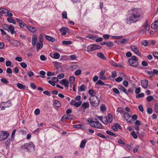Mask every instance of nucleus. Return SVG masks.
<instances>
[{
    "label": "nucleus",
    "instance_id": "1",
    "mask_svg": "<svg viewBox=\"0 0 158 158\" xmlns=\"http://www.w3.org/2000/svg\"><path fill=\"white\" fill-rule=\"evenodd\" d=\"M130 14V16L128 19H127L126 22L127 24H131L132 23H135L139 20L141 16V10L137 8H132L128 11Z\"/></svg>",
    "mask_w": 158,
    "mask_h": 158
},
{
    "label": "nucleus",
    "instance_id": "2",
    "mask_svg": "<svg viewBox=\"0 0 158 158\" xmlns=\"http://www.w3.org/2000/svg\"><path fill=\"white\" fill-rule=\"evenodd\" d=\"M33 148L34 149L35 148V146L33 143L31 142L29 143H25L21 147L20 150L23 152H29Z\"/></svg>",
    "mask_w": 158,
    "mask_h": 158
},
{
    "label": "nucleus",
    "instance_id": "3",
    "mask_svg": "<svg viewBox=\"0 0 158 158\" xmlns=\"http://www.w3.org/2000/svg\"><path fill=\"white\" fill-rule=\"evenodd\" d=\"M95 121H93L92 119L88 120L87 121L89 123L90 125L94 128L98 129H101L102 127V125L99 123L97 119H95Z\"/></svg>",
    "mask_w": 158,
    "mask_h": 158
},
{
    "label": "nucleus",
    "instance_id": "4",
    "mask_svg": "<svg viewBox=\"0 0 158 158\" xmlns=\"http://www.w3.org/2000/svg\"><path fill=\"white\" fill-rule=\"evenodd\" d=\"M89 101L91 105L94 107L98 106L100 103L99 99L95 95H93L89 98Z\"/></svg>",
    "mask_w": 158,
    "mask_h": 158
},
{
    "label": "nucleus",
    "instance_id": "5",
    "mask_svg": "<svg viewBox=\"0 0 158 158\" xmlns=\"http://www.w3.org/2000/svg\"><path fill=\"white\" fill-rule=\"evenodd\" d=\"M9 135V132L6 131H0V141L6 139Z\"/></svg>",
    "mask_w": 158,
    "mask_h": 158
},
{
    "label": "nucleus",
    "instance_id": "6",
    "mask_svg": "<svg viewBox=\"0 0 158 158\" xmlns=\"http://www.w3.org/2000/svg\"><path fill=\"white\" fill-rule=\"evenodd\" d=\"M101 48V47L100 45L93 44L88 46L86 48V50L88 51H91L100 49Z\"/></svg>",
    "mask_w": 158,
    "mask_h": 158
},
{
    "label": "nucleus",
    "instance_id": "7",
    "mask_svg": "<svg viewBox=\"0 0 158 158\" xmlns=\"http://www.w3.org/2000/svg\"><path fill=\"white\" fill-rule=\"evenodd\" d=\"M131 50L134 51L135 54L139 56H141L136 46L132 45L131 46Z\"/></svg>",
    "mask_w": 158,
    "mask_h": 158
},
{
    "label": "nucleus",
    "instance_id": "8",
    "mask_svg": "<svg viewBox=\"0 0 158 158\" xmlns=\"http://www.w3.org/2000/svg\"><path fill=\"white\" fill-rule=\"evenodd\" d=\"M60 31L61 32V35H66V32L67 31H69V30L66 27H62L60 28Z\"/></svg>",
    "mask_w": 158,
    "mask_h": 158
},
{
    "label": "nucleus",
    "instance_id": "9",
    "mask_svg": "<svg viewBox=\"0 0 158 158\" xmlns=\"http://www.w3.org/2000/svg\"><path fill=\"white\" fill-rule=\"evenodd\" d=\"M148 81L147 79H144L141 81V85L144 88L146 89L148 86Z\"/></svg>",
    "mask_w": 158,
    "mask_h": 158
},
{
    "label": "nucleus",
    "instance_id": "10",
    "mask_svg": "<svg viewBox=\"0 0 158 158\" xmlns=\"http://www.w3.org/2000/svg\"><path fill=\"white\" fill-rule=\"evenodd\" d=\"M128 62L130 65L132 67H135L138 66L139 64L138 61H133L132 60H129Z\"/></svg>",
    "mask_w": 158,
    "mask_h": 158
},
{
    "label": "nucleus",
    "instance_id": "11",
    "mask_svg": "<svg viewBox=\"0 0 158 158\" xmlns=\"http://www.w3.org/2000/svg\"><path fill=\"white\" fill-rule=\"evenodd\" d=\"M60 84H62L63 85H64V86L68 87L69 85V81L65 79H62L61 81L60 82Z\"/></svg>",
    "mask_w": 158,
    "mask_h": 158
},
{
    "label": "nucleus",
    "instance_id": "12",
    "mask_svg": "<svg viewBox=\"0 0 158 158\" xmlns=\"http://www.w3.org/2000/svg\"><path fill=\"white\" fill-rule=\"evenodd\" d=\"M26 27L29 31L32 33H34L36 31V29L35 27L26 25Z\"/></svg>",
    "mask_w": 158,
    "mask_h": 158
},
{
    "label": "nucleus",
    "instance_id": "13",
    "mask_svg": "<svg viewBox=\"0 0 158 158\" xmlns=\"http://www.w3.org/2000/svg\"><path fill=\"white\" fill-rule=\"evenodd\" d=\"M37 40V36L36 35H33L32 38V44L33 46H35V45Z\"/></svg>",
    "mask_w": 158,
    "mask_h": 158
},
{
    "label": "nucleus",
    "instance_id": "14",
    "mask_svg": "<svg viewBox=\"0 0 158 158\" xmlns=\"http://www.w3.org/2000/svg\"><path fill=\"white\" fill-rule=\"evenodd\" d=\"M158 27V20L155 21L151 25V28L156 29Z\"/></svg>",
    "mask_w": 158,
    "mask_h": 158
},
{
    "label": "nucleus",
    "instance_id": "15",
    "mask_svg": "<svg viewBox=\"0 0 158 158\" xmlns=\"http://www.w3.org/2000/svg\"><path fill=\"white\" fill-rule=\"evenodd\" d=\"M118 88L120 90H122L127 95L128 94V93L126 89L124 88L123 86L121 85H119L118 86Z\"/></svg>",
    "mask_w": 158,
    "mask_h": 158
},
{
    "label": "nucleus",
    "instance_id": "16",
    "mask_svg": "<svg viewBox=\"0 0 158 158\" xmlns=\"http://www.w3.org/2000/svg\"><path fill=\"white\" fill-rule=\"evenodd\" d=\"M45 38L46 39V40L49 41H50L52 42H54L55 40V39L54 38H53L51 36L47 35H45Z\"/></svg>",
    "mask_w": 158,
    "mask_h": 158
},
{
    "label": "nucleus",
    "instance_id": "17",
    "mask_svg": "<svg viewBox=\"0 0 158 158\" xmlns=\"http://www.w3.org/2000/svg\"><path fill=\"white\" fill-rule=\"evenodd\" d=\"M8 104V105H6V107H9L12 105V104L11 103L10 100H9L7 101L6 102H3L2 104L3 105H5V104Z\"/></svg>",
    "mask_w": 158,
    "mask_h": 158
},
{
    "label": "nucleus",
    "instance_id": "18",
    "mask_svg": "<svg viewBox=\"0 0 158 158\" xmlns=\"http://www.w3.org/2000/svg\"><path fill=\"white\" fill-rule=\"evenodd\" d=\"M87 140L86 139H85L81 141L80 145V147L81 148H84L87 142Z\"/></svg>",
    "mask_w": 158,
    "mask_h": 158
},
{
    "label": "nucleus",
    "instance_id": "19",
    "mask_svg": "<svg viewBox=\"0 0 158 158\" xmlns=\"http://www.w3.org/2000/svg\"><path fill=\"white\" fill-rule=\"evenodd\" d=\"M82 106L85 110L89 108V104L88 102H84L82 105Z\"/></svg>",
    "mask_w": 158,
    "mask_h": 158
},
{
    "label": "nucleus",
    "instance_id": "20",
    "mask_svg": "<svg viewBox=\"0 0 158 158\" xmlns=\"http://www.w3.org/2000/svg\"><path fill=\"white\" fill-rule=\"evenodd\" d=\"M10 31L11 34H13L14 33H15L16 32L15 31V28L12 25H10L9 28V31Z\"/></svg>",
    "mask_w": 158,
    "mask_h": 158
},
{
    "label": "nucleus",
    "instance_id": "21",
    "mask_svg": "<svg viewBox=\"0 0 158 158\" xmlns=\"http://www.w3.org/2000/svg\"><path fill=\"white\" fill-rule=\"evenodd\" d=\"M54 105L57 107H60L61 106V104L59 101L55 100L53 103Z\"/></svg>",
    "mask_w": 158,
    "mask_h": 158
},
{
    "label": "nucleus",
    "instance_id": "22",
    "mask_svg": "<svg viewBox=\"0 0 158 158\" xmlns=\"http://www.w3.org/2000/svg\"><path fill=\"white\" fill-rule=\"evenodd\" d=\"M43 47V43L40 41V43H37L36 44V48L37 50H39Z\"/></svg>",
    "mask_w": 158,
    "mask_h": 158
},
{
    "label": "nucleus",
    "instance_id": "23",
    "mask_svg": "<svg viewBox=\"0 0 158 158\" xmlns=\"http://www.w3.org/2000/svg\"><path fill=\"white\" fill-rule=\"evenodd\" d=\"M17 87L19 89H25L26 86L21 83H18L17 84Z\"/></svg>",
    "mask_w": 158,
    "mask_h": 158
},
{
    "label": "nucleus",
    "instance_id": "24",
    "mask_svg": "<svg viewBox=\"0 0 158 158\" xmlns=\"http://www.w3.org/2000/svg\"><path fill=\"white\" fill-rule=\"evenodd\" d=\"M131 117V115L128 113H124V117L126 121H127Z\"/></svg>",
    "mask_w": 158,
    "mask_h": 158
},
{
    "label": "nucleus",
    "instance_id": "25",
    "mask_svg": "<svg viewBox=\"0 0 158 158\" xmlns=\"http://www.w3.org/2000/svg\"><path fill=\"white\" fill-rule=\"evenodd\" d=\"M75 78L74 77L71 76L70 77L69 82L70 84L73 85L75 81Z\"/></svg>",
    "mask_w": 158,
    "mask_h": 158
},
{
    "label": "nucleus",
    "instance_id": "26",
    "mask_svg": "<svg viewBox=\"0 0 158 158\" xmlns=\"http://www.w3.org/2000/svg\"><path fill=\"white\" fill-rule=\"evenodd\" d=\"M97 55L98 57L102 59L105 60L106 59L105 56L102 53H98Z\"/></svg>",
    "mask_w": 158,
    "mask_h": 158
},
{
    "label": "nucleus",
    "instance_id": "27",
    "mask_svg": "<svg viewBox=\"0 0 158 158\" xmlns=\"http://www.w3.org/2000/svg\"><path fill=\"white\" fill-rule=\"evenodd\" d=\"M8 11V10L2 7H0V13L2 14H6V12Z\"/></svg>",
    "mask_w": 158,
    "mask_h": 158
},
{
    "label": "nucleus",
    "instance_id": "28",
    "mask_svg": "<svg viewBox=\"0 0 158 158\" xmlns=\"http://www.w3.org/2000/svg\"><path fill=\"white\" fill-rule=\"evenodd\" d=\"M8 22L10 23H12L14 24H15L16 22L15 20L12 18H8L7 19Z\"/></svg>",
    "mask_w": 158,
    "mask_h": 158
},
{
    "label": "nucleus",
    "instance_id": "29",
    "mask_svg": "<svg viewBox=\"0 0 158 158\" xmlns=\"http://www.w3.org/2000/svg\"><path fill=\"white\" fill-rule=\"evenodd\" d=\"M9 25H8L6 24H4L2 26L3 28L6 30H7L9 31Z\"/></svg>",
    "mask_w": 158,
    "mask_h": 158
},
{
    "label": "nucleus",
    "instance_id": "30",
    "mask_svg": "<svg viewBox=\"0 0 158 158\" xmlns=\"http://www.w3.org/2000/svg\"><path fill=\"white\" fill-rule=\"evenodd\" d=\"M86 88L85 85H81L79 88L78 89V90L79 91H85V90Z\"/></svg>",
    "mask_w": 158,
    "mask_h": 158
},
{
    "label": "nucleus",
    "instance_id": "31",
    "mask_svg": "<svg viewBox=\"0 0 158 158\" xmlns=\"http://www.w3.org/2000/svg\"><path fill=\"white\" fill-rule=\"evenodd\" d=\"M102 122L103 123L105 124H107L108 122V120L107 119V117L106 116L103 117L102 118Z\"/></svg>",
    "mask_w": 158,
    "mask_h": 158
},
{
    "label": "nucleus",
    "instance_id": "32",
    "mask_svg": "<svg viewBox=\"0 0 158 158\" xmlns=\"http://www.w3.org/2000/svg\"><path fill=\"white\" fill-rule=\"evenodd\" d=\"M12 43L14 44V46H18L20 44L19 42L15 40H12Z\"/></svg>",
    "mask_w": 158,
    "mask_h": 158
},
{
    "label": "nucleus",
    "instance_id": "33",
    "mask_svg": "<svg viewBox=\"0 0 158 158\" xmlns=\"http://www.w3.org/2000/svg\"><path fill=\"white\" fill-rule=\"evenodd\" d=\"M60 57V54L57 52H55L54 54L53 58L55 59H58Z\"/></svg>",
    "mask_w": 158,
    "mask_h": 158
},
{
    "label": "nucleus",
    "instance_id": "34",
    "mask_svg": "<svg viewBox=\"0 0 158 158\" xmlns=\"http://www.w3.org/2000/svg\"><path fill=\"white\" fill-rule=\"evenodd\" d=\"M100 110L102 112H104L106 110V108L105 105L102 104L100 107Z\"/></svg>",
    "mask_w": 158,
    "mask_h": 158
},
{
    "label": "nucleus",
    "instance_id": "35",
    "mask_svg": "<svg viewBox=\"0 0 158 158\" xmlns=\"http://www.w3.org/2000/svg\"><path fill=\"white\" fill-rule=\"evenodd\" d=\"M62 43L65 45H69L72 44V42L71 41L63 40L62 41Z\"/></svg>",
    "mask_w": 158,
    "mask_h": 158
},
{
    "label": "nucleus",
    "instance_id": "36",
    "mask_svg": "<svg viewBox=\"0 0 158 158\" xmlns=\"http://www.w3.org/2000/svg\"><path fill=\"white\" fill-rule=\"evenodd\" d=\"M96 85H105L104 82L100 80H99L97 81L96 83Z\"/></svg>",
    "mask_w": 158,
    "mask_h": 158
},
{
    "label": "nucleus",
    "instance_id": "37",
    "mask_svg": "<svg viewBox=\"0 0 158 158\" xmlns=\"http://www.w3.org/2000/svg\"><path fill=\"white\" fill-rule=\"evenodd\" d=\"M96 135H98V136L103 139H106V138H107V137H106L103 134L100 133H96Z\"/></svg>",
    "mask_w": 158,
    "mask_h": 158
},
{
    "label": "nucleus",
    "instance_id": "38",
    "mask_svg": "<svg viewBox=\"0 0 158 158\" xmlns=\"http://www.w3.org/2000/svg\"><path fill=\"white\" fill-rule=\"evenodd\" d=\"M82 101H80L78 102H75L74 104V106L77 107H79L81 104Z\"/></svg>",
    "mask_w": 158,
    "mask_h": 158
},
{
    "label": "nucleus",
    "instance_id": "39",
    "mask_svg": "<svg viewBox=\"0 0 158 158\" xmlns=\"http://www.w3.org/2000/svg\"><path fill=\"white\" fill-rule=\"evenodd\" d=\"M142 45L146 46L148 45V42L147 40H142L141 42Z\"/></svg>",
    "mask_w": 158,
    "mask_h": 158
},
{
    "label": "nucleus",
    "instance_id": "40",
    "mask_svg": "<svg viewBox=\"0 0 158 158\" xmlns=\"http://www.w3.org/2000/svg\"><path fill=\"white\" fill-rule=\"evenodd\" d=\"M82 125L81 124L73 125V127L74 128L80 129L82 127Z\"/></svg>",
    "mask_w": 158,
    "mask_h": 158
},
{
    "label": "nucleus",
    "instance_id": "41",
    "mask_svg": "<svg viewBox=\"0 0 158 158\" xmlns=\"http://www.w3.org/2000/svg\"><path fill=\"white\" fill-rule=\"evenodd\" d=\"M135 133H136L134 131H133L131 132V135H132L133 137L135 139H136L137 138V135Z\"/></svg>",
    "mask_w": 158,
    "mask_h": 158
},
{
    "label": "nucleus",
    "instance_id": "42",
    "mask_svg": "<svg viewBox=\"0 0 158 158\" xmlns=\"http://www.w3.org/2000/svg\"><path fill=\"white\" fill-rule=\"evenodd\" d=\"M62 16L63 19H67V12L65 11L63 12L62 14Z\"/></svg>",
    "mask_w": 158,
    "mask_h": 158
},
{
    "label": "nucleus",
    "instance_id": "43",
    "mask_svg": "<svg viewBox=\"0 0 158 158\" xmlns=\"http://www.w3.org/2000/svg\"><path fill=\"white\" fill-rule=\"evenodd\" d=\"M20 66L22 67L23 69H25L27 67V64L24 62H21L20 63Z\"/></svg>",
    "mask_w": 158,
    "mask_h": 158
},
{
    "label": "nucleus",
    "instance_id": "44",
    "mask_svg": "<svg viewBox=\"0 0 158 158\" xmlns=\"http://www.w3.org/2000/svg\"><path fill=\"white\" fill-rule=\"evenodd\" d=\"M81 72V70L80 69H78L77 70H76L75 72V75L77 76H78L79 75H80Z\"/></svg>",
    "mask_w": 158,
    "mask_h": 158
},
{
    "label": "nucleus",
    "instance_id": "45",
    "mask_svg": "<svg viewBox=\"0 0 158 158\" xmlns=\"http://www.w3.org/2000/svg\"><path fill=\"white\" fill-rule=\"evenodd\" d=\"M19 24L20 27L22 28H24V27H26V25H27L26 24H25L23 21L20 23Z\"/></svg>",
    "mask_w": 158,
    "mask_h": 158
},
{
    "label": "nucleus",
    "instance_id": "46",
    "mask_svg": "<svg viewBox=\"0 0 158 158\" xmlns=\"http://www.w3.org/2000/svg\"><path fill=\"white\" fill-rule=\"evenodd\" d=\"M128 39H123L120 41V42L121 44H123L125 43L128 42Z\"/></svg>",
    "mask_w": 158,
    "mask_h": 158
},
{
    "label": "nucleus",
    "instance_id": "47",
    "mask_svg": "<svg viewBox=\"0 0 158 158\" xmlns=\"http://www.w3.org/2000/svg\"><path fill=\"white\" fill-rule=\"evenodd\" d=\"M1 81L4 83L7 84L9 82L8 80L5 78H3L1 79Z\"/></svg>",
    "mask_w": 158,
    "mask_h": 158
},
{
    "label": "nucleus",
    "instance_id": "48",
    "mask_svg": "<svg viewBox=\"0 0 158 158\" xmlns=\"http://www.w3.org/2000/svg\"><path fill=\"white\" fill-rule=\"evenodd\" d=\"M155 110L156 113H158V103H156L154 106Z\"/></svg>",
    "mask_w": 158,
    "mask_h": 158
},
{
    "label": "nucleus",
    "instance_id": "49",
    "mask_svg": "<svg viewBox=\"0 0 158 158\" xmlns=\"http://www.w3.org/2000/svg\"><path fill=\"white\" fill-rule=\"evenodd\" d=\"M154 98L153 96H149L147 98V100L148 102H151Z\"/></svg>",
    "mask_w": 158,
    "mask_h": 158
},
{
    "label": "nucleus",
    "instance_id": "50",
    "mask_svg": "<svg viewBox=\"0 0 158 158\" xmlns=\"http://www.w3.org/2000/svg\"><path fill=\"white\" fill-rule=\"evenodd\" d=\"M116 76H117V74H116V72L115 71H114L112 72L111 75V76H109V77H112L113 78H114ZM109 78H110V77H109Z\"/></svg>",
    "mask_w": 158,
    "mask_h": 158
},
{
    "label": "nucleus",
    "instance_id": "51",
    "mask_svg": "<svg viewBox=\"0 0 158 158\" xmlns=\"http://www.w3.org/2000/svg\"><path fill=\"white\" fill-rule=\"evenodd\" d=\"M144 96V94L143 93H142L141 94H138L136 96V98H139L141 97H143Z\"/></svg>",
    "mask_w": 158,
    "mask_h": 158
},
{
    "label": "nucleus",
    "instance_id": "52",
    "mask_svg": "<svg viewBox=\"0 0 158 158\" xmlns=\"http://www.w3.org/2000/svg\"><path fill=\"white\" fill-rule=\"evenodd\" d=\"M129 60H132L133 61H138V60L137 57L135 56H131V58L129 59Z\"/></svg>",
    "mask_w": 158,
    "mask_h": 158
},
{
    "label": "nucleus",
    "instance_id": "53",
    "mask_svg": "<svg viewBox=\"0 0 158 158\" xmlns=\"http://www.w3.org/2000/svg\"><path fill=\"white\" fill-rule=\"evenodd\" d=\"M123 78L121 77H118L116 78L115 79L116 81L119 82L123 81Z\"/></svg>",
    "mask_w": 158,
    "mask_h": 158
},
{
    "label": "nucleus",
    "instance_id": "54",
    "mask_svg": "<svg viewBox=\"0 0 158 158\" xmlns=\"http://www.w3.org/2000/svg\"><path fill=\"white\" fill-rule=\"evenodd\" d=\"M88 93H89V94L91 95V96H92L93 95H93L94 94H95V93L94 92L93 90L92 89H89V90Z\"/></svg>",
    "mask_w": 158,
    "mask_h": 158
},
{
    "label": "nucleus",
    "instance_id": "55",
    "mask_svg": "<svg viewBox=\"0 0 158 158\" xmlns=\"http://www.w3.org/2000/svg\"><path fill=\"white\" fill-rule=\"evenodd\" d=\"M145 71L151 77H153L154 76V73H153V72H152L153 71H148L146 70Z\"/></svg>",
    "mask_w": 158,
    "mask_h": 158
},
{
    "label": "nucleus",
    "instance_id": "56",
    "mask_svg": "<svg viewBox=\"0 0 158 158\" xmlns=\"http://www.w3.org/2000/svg\"><path fill=\"white\" fill-rule=\"evenodd\" d=\"M11 140L10 139H8L5 143L6 146H7L10 144Z\"/></svg>",
    "mask_w": 158,
    "mask_h": 158
},
{
    "label": "nucleus",
    "instance_id": "57",
    "mask_svg": "<svg viewBox=\"0 0 158 158\" xmlns=\"http://www.w3.org/2000/svg\"><path fill=\"white\" fill-rule=\"evenodd\" d=\"M147 112L149 114H151L152 113V108H148L147 109Z\"/></svg>",
    "mask_w": 158,
    "mask_h": 158
},
{
    "label": "nucleus",
    "instance_id": "58",
    "mask_svg": "<svg viewBox=\"0 0 158 158\" xmlns=\"http://www.w3.org/2000/svg\"><path fill=\"white\" fill-rule=\"evenodd\" d=\"M123 84L126 87H127L128 85V81L126 80H124L123 81Z\"/></svg>",
    "mask_w": 158,
    "mask_h": 158
},
{
    "label": "nucleus",
    "instance_id": "59",
    "mask_svg": "<svg viewBox=\"0 0 158 158\" xmlns=\"http://www.w3.org/2000/svg\"><path fill=\"white\" fill-rule=\"evenodd\" d=\"M64 73H62L61 74H59L57 76V78L59 79H61L64 77Z\"/></svg>",
    "mask_w": 158,
    "mask_h": 158
},
{
    "label": "nucleus",
    "instance_id": "60",
    "mask_svg": "<svg viewBox=\"0 0 158 158\" xmlns=\"http://www.w3.org/2000/svg\"><path fill=\"white\" fill-rule=\"evenodd\" d=\"M43 93L44 94L48 96H51V94L47 90L44 91L43 92Z\"/></svg>",
    "mask_w": 158,
    "mask_h": 158
},
{
    "label": "nucleus",
    "instance_id": "61",
    "mask_svg": "<svg viewBox=\"0 0 158 158\" xmlns=\"http://www.w3.org/2000/svg\"><path fill=\"white\" fill-rule=\"evenodd\" d=\"M103 40V38L102 37H98L97 39H95V41L96 42H102Z\"/></svg>",
    "mask_w": 158,
    "mask_h": 158
},
{
    "label": "nucleus",
    "instance_id": "62",
    "mask_svg": "<svg viewBox=\"0 0 158 158\" xmlns=\"http://www.w3.org/2000/svg\"><path fill=\"white\" fill-rule=\"evenodd\" d=\"M117 111L118 112L122 114L123 113V109L121 107H119L117 109Z\"/></svg>",
    "mask_w": 158,
    "mask_h": 158
},
{
    "label": "nucleus",
    "instance_id": "63",
    "mask_svg": "<svg viewBox=\"0 0 158 158\" xmlns=\"http://www.w3.org/2000/svg\"><path fill=\"white\" fill-rule=\"evenodd\" d=\"M40 111L39 109H36L34 111V113L35 115H37L40 114Z\"/></svg>",
    "mask_w": 158,
    "mask_h": 158
},
{
    "label": "nucleus",
    "instance_id": "64",
    "mask_svg": "<svg viewBox=\"0 0 158 158\" xmlns=\"http://www.w3.org/2000/svg\"><path fill=\"white\" fill-rule=\"evenodd\" d=\"M152 54L158 60V52H153Z\"/></svg>",
    "mask_w": 158,
    "mask_h": 158
}]
</instances>
